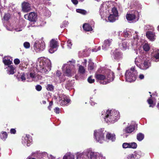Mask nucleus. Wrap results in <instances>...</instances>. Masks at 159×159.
Returning a JSON list of instances; mask_svg holds the SVG:
<instances>
[{
    "instance_id": "f257e3e1",
    "label": "nucleus",
    "mask_w": 159,
    "mask_h": 159,
    "mask_svg": "<svg viewBox=\"0 0 159 159\" xmlns=\"http://www.w3.org/2000/svg\"><path fill=\"white\" fill-rule=\"evenodd\" d=\"M101 116L104 118L107 123H114L119 119V112L115 110H108L106 112L104 111H102Z\"/></svg>"
},
{
    "instance_id": "f03ea898",
    "label": "nucleus",
    "mask_w": 159,
    "mask_h": 159,
    "mask_svg": "<svg viewBox=\"0 0 159 159\" xmlns=\"http://www.w3.org/2000/svg\"><path fill=\"white\" fill-rule=\"evenodd\" d=\"M95 76L98 81L101 84H106L113 80L114 73L109 69L106 70L104 74H96Z\"/></svg>"
},
{
    "instance_id": "7ed1b4c3",
    "label": "nucleus",
    "mask_w": 159,
    "mask_h": 159,
    "mask_svg": "<svg viewBox=\"0 0 159 159\" xmlns=\"http://www.w3.org/2000/svg\"><path fill=\"white\" fill-rule=\"evenodd\" d=\"M104 159L101 154L92 151L90 149L84 150L82 153L78 152L76 153V159Z\"/></svg>"
},
{
    "instance_id": "20e7f679",
    "label": "nucleus",
    "mask_w": 159,
    "mask_h": 159,
    "mask_svg": "<svg viewBox=\"0 0 159 159\" xmlns=\"http://www.w3.org/2000/svg\"><path fill=\"white\" fill-rule=\"evenodd\" d=\"M39 66H38V70L43 74L48 73L51 70V62L48 59L45 60L41 59L39 62Z\"/></svg>"
},
{
    "instance_id": "39448f33",
    "label": "nucleus",
    "mask_w": 159,
    "mask_h": 159,
    "mask_svg": "<svg viewBox=\"0 0 159 159\" xmlns=\"http://www.w3.org/2000/svg\"><path fill=\"white\" fill-rule=\"evenodd\" d=\"M131 32H133V30H129V29H127L124 30L123 32L124 37L128 38H131V44L132 46H139L140 44L138 43V40H139L138 35V32L137 31H135L133 37V39H132L131 38L132 37Z\"/></svg>"
},
{
    "instance_id": "423d86ee",
    "label": "nucleus",
    "mask_w": 159,
    "mask_h": 159,
    "mask_svg": "<svg viewBox=\"0 0 159 159\" xmlns=\"http://www.w3.org/2000/svg\"><path fill=\"white\" fill-rule=\"evenodd\" d=\"M137 74L138 72L134 67H132L130 69L127 70L125 72V76L126 80L129 82L134 81L136 79Z\"/></svg>"
},
{
    "instance_id": "0eeeda50",
    "label": "nucleus",
    "mask_w": 159,
    "mask_h": 159,
    "mask_svg": "<svg viewBox=\"0 0 159 159\" xmlns=\"http://www.w3.org/2000/svg\"><path fill=\"white\" fill-rule=\"evenodd\" d=\"M75 61H70L67 63L64 64L62 67L63 71L68 76H71L74 72L72 69L74 67Z\"/></svg>"
},
{
    "instance_id": "6e6552de",
    "label": "nucleus",
    "mask_w": 159,
    "mask_h": 159,
    "mask_svg": "<svg viewBox=\"0 0 159 159\" xmlns=\"http://www.w3.org/2000/svg\"><path fill=\"white\" fill-rule=\"evenodd\" d=\"M110 2H106L103 3L100 6L99 10L100 15L102 18H104L108 15L110 10Z\"/></svg>"
},
{
    "instance_id": "1a4fd4ad",
    "label": "nucleus",
    "mask_w": 159,
    "mask_h": 159,
    "mask_svg": "<svg viewBox=\"0 0 159 159\" xmlns=\"http://www.w3.org/2000/svg\"><path fill=\"white\" fill-rule=\"evenodd\" d=\"M106 133V131L103 129L95 130L94 132V138L97 142L102 143L104 141Z\"/></svg>"
},
{
    "instance_id": "9d476101",
    "label": "nucleus",
    "mask_w": 159,
    "mask_h": 159,
    "mask_svg": "<svg viewBox=\"0 0 159 159\" xmlns=\"http://www.w3.org/2000/svg\"><path fill=\"white\" fill-rule=\"evenodd\" d=\"M126 17L129 22L135 23L139 19V13L137 11H133L127 14Z\"/></svg>"
},
{
    "instance_id": "9b49d317",
    "label": "nucleus",
    "mask_w": 159,
    "mask_h": 159,
    "mask_svg": "<svg viewBox=\"0 0 159 159\" xmlns=\"http://www.w3.org/2000/svg\"><path fill=\"white\" fill-rule=\"evenodd\" d=\"M24 17L25 19L28 20L30 21V26H28V27L30 26L34 27L35 25H33V23L34 24L36 22L37 19V15L36 13L34 12H31L29 14H25L24 15Z\"/></svg>"
},
{
    "instance_id": "f8f14e48",
    "label": "nucleus",
    "mask_w": 159,
    "mask_h": 159,
    "mask_svg": "<svg viewBox=\"0 0 159 159\" xmlns=\"http://www.w3.org/2000/svg\"><path fill=\"white\" fill-rule=\"evenodd\" d=\"M112 13L108 16V20L110 22H114L118 19V12L117 7H113L111 9Z\"/></svg>"
},
{
    "instance_id": "ddd939ff",
    "label": "nucleus",
    "mask_w": 159,
    "mask_h": 159,
    "mask_svg": "<svg viewBox=\"0 0 159 159\" xmlns=\"http://www.w3.org/2000/svg\"><path fill=\"white\" fill-rule=\"evenodd\" d=\"M45 47L44 42L41 40L36 41L34 45V48L37 52L43 51L45 49Z\"/></svg>"
},
{
    "instance_id": "4468645a",
    "label": "nucleus",
    "mask_w": 159,
    "mask_h": 159,
    "mask_svg": "<svg viewBox=\"0 0 159 159\" xmlns=\"http://www.w3.org/2000/svg\"><path fill=\"white\" fill-rule=\"evenodd\" d=\"M57 41L54 39H52L50 42L49 49V52L51 53H53L57 50Z\"/></svg>"
},
{
    "instance_id": "2eb2a0df",
    "label": "nucleus",
    "mask_w": 159,
    "mask_h": 159,
    "mask_svg": "<svg viewBox=\"0 0 159 159\" xmlns=\"http://www.w3.org/2000/svg\"><path fill=\"white\" fill-rule=\"evenodd\" d=\"M151 66V63L148 59L144 58L142 63L139 66V68L142 70H146Z\"/></svg>"
},
{
    "instance_id": "dca6fc26",
    "label": "nucleus",
    "mask_w": 159,
    "mask_h": 159,
    "mask_svg": "<svg viewBox=\"0 0 159 159\" xmlns=\"http://www.w3.org/2000/svg\"><path fill=\"white\" fill-rule=\"evenodd\" d=\"M137 125L135 124H133L126 127L123 130L124 132L126 133L130 134L133 132L135 129Z\"/></svg>"
},
{
    "instance_id": "f3484780",
    "label": "nucleus",
    "mask_w": 159,
    "mask_h": 159,
    "mask_svg": "<svg viewBox=\"0 0 159 159\" xmlns=\"http://www.w3.org/2000/svg\"><path fill=\"white\" fill-rule=\"evenodd\" d=\"M112 39H108L105 40L102 46V49L104 50H107L111 44Z\"/></svg>"
},
{
    "instance_id": "a211bd4d",
    "label": "nucleus",
    "mask_w": 159,
    "mask_h": 159,
    "mask_svg": "<svg viewBox=\"0 0 159 159\" xmlns=\"http://www.w3.org/2000/svg\"><path fill=\"white\" fill-rule=\"evenodd\" d=\"M32 141V139L29 135H26L25 137H23L22 142L24 145L26 144L27 146H29Z\"/></svg>"
},
{
    "instance_id": "6ab92c4d",
    "label": "nucleus",
    "mask_w": 159,
    "mask_h": 159,
    "mask_svg": "<svg viewBox=\"0 0 159 159\" xmlns=\"http://www.w3.org/2000/svg\"><path fill=\"white\" fill-rule=\"evenodd\" d=\"M60 98L59 102L61 105H66L70 102V100L65 95H62Z\"/></svg>"
},
{
    "instance_id": "aec40b11",
    "label": "nucleus",
    "mask_w": 159,
    "mask_h": 159,
    "mask_svg": "<svg viewBox=\"0 0 159 159\" xmlns=\"http://www.w3.org/2000/svg\"><path fill=\"white\" fill-rule=\"evenodd\" d=\"M22 6V10L24 12H28L31 9V5L28 2H24L23 3Z\"/></svg>"
},
{
    "instance_id": "412c9836",
    "label": "nucleus",
    "mask_w": 159,
    "mask_h": 159,
    "mask_svg": "<svg viewBox=\"0 0 159 159\" xmlns=\"http://www.w3.org/2000/svg\"><path fill=\"white\" fill-rule=\"evenodd\" d=\"M12 58L8 56L4 57L3 59V62L5 65L9 66L12 64Z\"/></svg>"
},
{
    "instance_id": "4be33fe9",
    "label": "nucleus",
    "mask_w": 159,
    "mask_h": 159,
    "mask_svg": "<svg viewBox=\"0 0 159 159\" xmlns=\"http://www.w3.org/2000/svg\"><path fill=\"white\" fill-rule=\"evenodd\" d=\"M147 37L152 41H154L156 39V36L154 32L151 31H148L146 33Z\"/></svg>"
},
{
    "instance_id": "5701e85b",
    "label": "nucleus",
    "mask_w": 159,
    "mask_h": 159,
    "mask_svg": "<svg viewBox=\"0 0 159 159\" xmlns=\"http://www.w3.org/2000/svg\"><path fill=\"white\" fill-rule=\"evenodd\" d=\"M144 58H145L143 56H139L136 58L135 60V62L136 65L138 67L141 64V63L143 62V60Z\"/></svg>"
},
{
    "instance_id": "b1692460",
    "label": "nucleus",
    "mask_w": 159,
    "mask_h": 159,
    "mask_svg": "<svg viewBox=\"0 0 159 159\" xmlns=\"http://www.w3.org/2000/svg\"><path fill=\"white\" fill-rule=\"evenodd\" d=\"M7 70V73L9 75H13L15 73V67L13 65H9Z\"/></svg>"
},
{
    "instance_id": "393cba45",
    "label": "nucleus",
    "mask_w": 159,
    "mask_h": 159,
    "mask_svg": "<svg viewBox=\"0 0 159 159\" xmlns=\"http://www.w3.org/2000/svg\"><path fill=\"white\" fill-rule=\"evenodd\" d=\"M113 54L114 57L115 59L119 60L122 58V54L117 50L114 52Z\"/></svg>"
},
{
    "instance_id": "a878e982",
    "label": "nucleus",
    "mask_w": 159,
    "mask_h": 159,
    "mask_svg": "<svg viewBox=\"0 0 159 159\" xmlns=\"http://www.w3.org/2000/svg\"><path fill=\"white\" fill-rule=\"evenodd\" d=\"M62 159H75L74 155L71 153L68 152L64 156Z\"/></svg>"
},
{
    "instance_id": "bb28decb",
    "label": "nucleus",
    "mask_w": 159,
    "mask_h": 159,
    "mask_svg": "<svg viewBox=\"0 0 159 159\" xmlns=\"http://www.w3.org/2000/svg\"><path fill=\"white\" fill-rule=\"evenodd\" d=\"M74 82L72 81H68L65 85V88L69 90H70L73 89Z\"/></svg>"
},
{
    "instance_id": "cd10ccee",
    "label": "nucleus",
    "mask_w": 159,
    "mask_h": 159,
    "mask_svg": "<svg viewBox=\"0 0 159 159\" xmlns=\"http://www.w3.org/2000/svg\"><path fill=\"white\" fill-rule=\"evenodd\" d=\"M121 48L124 50L129 49V42L126 41H124L123 42L121 46Z\"/></svg>"
},
{
    "instance_id": "c85d7f7f",
    "label": "nucleus",
    "mask_w": 159,
    "mask_h": 159,
    "mask_svg": "<svg viewBox=\"0 0 159 159\" xmlns=\"http://www.w3.org/2000/svg\"><path fill=\"white\" fill-rule=\"evenodd\" d=\"M106 138L108 139L111 140L112 141H114L116 139L115 135L110 133H108L107 134Z\"/></svg>"
},
{
    "instance_id": "c756f323",
    "label": "nucleus",
    "mask_w": 159,
    "mask_h": 159,
    "mask_svg": "<svg viewBox=\"0 0 159 159\" xmlns=\"http://www.w3.org/2000/svg\"><path fill=\"white\" fill-rule=\"evenodd\" d=\"M83 27L84 29L86 31H92L93 30L92 27L88 24H84Z\"/></svg>"
},
{
    "instance_id": "7c9ffc66",
    "label": "nucleus",
    "mask_w": 159,
    "mask_h": 159,
    "mask_svg": "<svg viewBox=\"0 0 159 159\" xmlns=\"http://www.w3.org/2000/svg\"><path fill=\"white\" fill-rule=\"evenodd\" d=\"M16 77L19 81L21 80L22 81L24 82L26 80V78L25 77V74L24 73L21 74L19 76H17Z\"/></svg>"
},
{
    "instance_id": "2f4dec72",
    "label": "nucleus",
    "mask_w": 159,
    "mask_h": 159,
    "mask_svg": "<svg viewBox=\"0 0 159 159\" xmlns=\"http://www.w3.org/2000/svg\"><path fill=\"white\" fill-rule=\"evenodd\" d=\"M144 135L141 133H139L137 134V140L140 141L144 139Z\"/></svg>"
},
{
    "instance_id": "473e14b6",
    "label": "nucleus",
    "mask_w": 159,
    "mask_h": 159,
    "mask_svg": "<svg viewBox=\"0 0 159 159\" xmlns=\"http://www.w3.org/2000/svg\"><path fill=\"white\" fill-rule=\"evenodd\" d=\"M1 138L5 140L7 137V134L6 132H2L0 134Z\"/></svg>"
},
{
    "instance_id": "72a5a7b5",
    "label": "nucleus",
    "mask_w": 159,
    "mask_h": 159,
    "mask_svg": "<svg viewBox=\"0 0 159 159\" xmlns=\"http://www.w3.org/2000/svg\"><path fill=\"white\" fill-rule=\"evenodd\" d=\"M94 68V63L91 61H89L88 65V69L89 70H92Z\"/></svg>"
},
{
    "instance_id": "f704fd0d",
    "label": "nucleus",
    "mask_w": 159,
    "mask_h": 159,
    "mask_svg": "<svg viewBox=\"0 0 159 159\" xmlns=\"http://www.w3.org/2000/svg\"><path fill=\"white\" fill-rule=\"evenodd\" d=\"M148 103L150 104V107H153L155 105V104L153 102V101L150 98L148 99L147 100Z\"/></svg>"
},
{
    "instance_id": "c9c22d12",
    "label": "nucleus",
    "mask_w": 159,
    "mask_h": 159,
    "mask_svg": "<svg viewBox=\"0 0 159 159\" xmlns=\"http://www.w3.org/2000/svg\"><path fill=\"white\" fill-rule=\"evenodd\" d=\"M76 11L78 13L84 15L86 14L87 13V11L84 9H76Z\"/></svg>"
},
{
    "instance_id": "e433bc0d",
    "label": "nucleus",
    "mask_w": 159,
    "mask_h": 159,
    "mask_svg": "<svg viewBox=\"0 0 159 159\" xmlns=\"http://www.w3.org/2000/svg\"><path fill=\"white\" fill-rule=\"evenodd\" d=\"M143 48L145 51H148L150 49L149 44L147 43H145L143 46Z\"/></svg>"
},
{
    "instance_id": "4c0bfd02",
    "label": "nucleus",
    "mask_w": 159,
    "mask_h": 159,
    "mask_svg": "<svg viewBox=\"0 0 159 159\" xmlns=\"http://www.w3.org/2000/svg\"><path fill=\"white\" fill-rule=\"evenodd\" d=\"M137 156V154H130L127 157V159H136V157Z\"/></svg>"
},
{
    "instance_id": "58836bf2",
    "label": "nucleus",
    "mask_w": 159,
    "mask_h": 159,
    "mask_svg": "<svg viewBox=\"0 0 159 159\" xmlns=\"http://www.w3.org/2000/svg\"><path fill=\"white\" fill-rule=\"evenodd\" d=\"M48 91H52L54 89V86L51 84H48L46 87Z\"/></svg>"
},
{
    "instance_id": "ea45409f",
    "label": "nucleus",
    "mask_w": 159,
    "mask_h": 159,
    "mask_svg": "<svg viewBox=\"0 0 159 159\" xmlns=\"http://www.w3.org/2000/svg\"><path fill=\"white\" fill-rule=\"evenodd\" d=\"M129 148H136L137 147V144L134 143H129Z\"/></svg>"
},
{
    "instance_id": "a19ab883",
    "label": "nucleus",
    "mask_w": 159,
    "mask_h": 159,
    "mask_svg": "<svg viewBox=\"0 0 159 159\" xmlns=\"http://www.w3.org/2000/svg\"><path fill=\"white\" fill-rule=\"evenodd\" d=\"M79 71L82 74L84 73L85 71V69L82 66H80L79 67Z\"/></svg>"
},
{
    "instance_id": "79ce46f5",
    "label": "nucleus",
    "mask_w": 159,
    "mask_h": 159,
    "mask_svg": "<svg viewBox=\"0 0 159 159\" xmlns=\"http://www.w3.org/2000/svg\"><path fill=\"white\" fill-rule=\"evenodd\" d=\"M153 27L152 26H150L149 25H146L144 27V29L146 30H153Z\"/></svg>"
},
{
    "instance_id": "37998d69",
    "label": "nucleus",
    "mask_w": 159,
    "mask_h": 159,
    "mask_svg": "<svg viewBox=\"0 0 159 159\" xmlns=\"http://www.w3.org/2000/svg\"><path fill=\"white\" fill-rule=\"evenodd\" d=\"M10 17V14H5L3 17V20H5L7 21L9 19Z\"/></svg>"
},
{
    "instance_id": "c03bdc74",
    "label": "nucleus",
    "mask_w": 159,
    "mask_h": 159,
    "mask_svg": "<svg viewBox=\"0 0 159 159\" xmlns=\"http://www.w3.org/2000/svg\"><path fill=\"white\" fill-rule=\"evenodd\" d=\"M24 47L26 48H29L30 46V43L28 42H26L24 43L23 44Z\"/></svg>"
},
{
    "instance_id": "a18cd8bd",
    "label": "nucleus",
    "mask_w": 159,
    "mask_h": 159,
    "mask_svg": "<svg viewBox=\"0 0 159 159\" xmlns=\"http://www.w3.org/2000/svg\"><path fill=\"white\" fill-rule=\"evenodd\" d=\"M72 45L71 42L70 40L68 39L67 41V46L68 48L69 49L71 48V47Z\"/></svg>"
},
{
    "instance_id": "49530a36",
    "label": "nucleus",
    "mask_w": 159,
    "mask_h": 159,
    "mask_svg": "<svg viewBox=\"0 0 159 159\" xmlns=\"http://www.w3.org/2000/svg\"><path fill=\"white\" fill-rule=\"evenodd\" d=\"M135 153L136 154H137V156L136 157V159H138V158H139L140 157V154H141V152L139 151L134 152L133 154H135Z\"/></svg>"
},
{
    "instance_id": "de8ad7c7",
    "label": "nucleus",
    "mask_w": 159,
    "mask_h": 159,
    "mask_svg": "<svg viewBox=\"0 0 159 159\" xmlns=\"http://www.w3.org/2000/svg\"><path fill=\"white\" fill-rule=\"evenodd\" d=\"M122 146L124 148H129V143H124L122 145Z\"/></svg>"
},
{
    "instance_id": "09e8293b",
    "label": "nucleus",
    "mask_w": 159,
    "mask_h": 159,
    "mask_svg": "<svg viewBox=\"0 0 159 159\" xmlns=\"http://www.w3.org/2000/svg\"><path fill=\"white\" fill-rule=\"evenodd\" d=\"M88 80L89 82L90 83H92L94 82V79H92L91 76L89 77L88 78Z\"/></svg>"
},
{
    "instance_id": "8fccbe9b",
    "label": "nucleus",
    "mask_w": 159,
    "mask_h": 159,
    "mask_svg": "<svg viewBox=\"0 0 159 159\" xmlns=\"http://www.w3.org/2000/svg\"><path fill=\"white\" fill-rule=\"evenodd\" d=\"M35 89L38 91H40L41 90L42 87L40 85H37L36 86Z\"/></svg>"
},
{
    "instance_id": "3c124183",
    "label": "nucleus",
    "mask_w": 159,
    "mask_h": 159,
    "mask_svg": "<svg viewBox=\"0 0 159 159\" xmlns=\"http://www.w3.org/2000/svg\"><path fill=\"white\" fill-rule=\"evenodd\" d=\"M14 63L16 65H18L19 64L20 62V60L17 58L15 59L14 60Z\"/></svg>"
},
{
    "instance_id": "603ef678",
    "label": "nucleus",
    "mask_w": 159,
    "mask_h": 159,
    "mask_svg": "<svg viewBox=\"0 0 159 159\" xmlns=\"http://www.w3.org/2000/svg\"><path fill=\"white\" fill-rule=\"evenodd\" d=\"M54 111L57 114H59L60 112V108L58 107H56L54 109Z\"/></svg>"
},
{
    "instance_id": "864d4df0",
    "label": "nucleus",
    "mask_w": 159,
    "mask_h": 159,
    "mask_svg": "<svg viewBox=\"0 0 159 159\" xmlns=\"http://www.w3.org/2000/svg\"><path fill=\"white\" fill-rule=\"evenodd\" d=\"M53 105V102L52 101H51L49 103V105L48 107V108L49 110H51V107Z\"/></svg>"
},
{
    "instance_id": "5fc2aeb1",
    "label": "nucleus",
    "mask_w": 159,
    "mask_h": 159,
    "mask_svg": "<svg viewBox=\"0 0 159 159\" xmlns=\"http://www.w3.org/2000/svg\"><path fill=\"white\" fill-rule=\"evenodd\" d=\"M14 30L17 32L20 31L22 30V27H20V28H16L14 29Z\"/></svg>"
},
{
    "instance_id": "6e6d98bb",
    "label": "nucleus",
    "mask_w": 159,
    "mask_h": 159,
    "mask_svg": "<svg viewBox=\"0 0 159 159\" xmlns=\"http://www.w3.org/2000/svg\"><path fill=\"white\" fill-rule=\"evenodd\" d=\"M35 74L34 73H30V76L31 79H33L34 78Z\"/></svg>"
},
{
    "instance_id": "4d7b16f0",
    "label": "nucleus",
    "mask_w": 159,
    "mask_h": 159,
    "mask_svg": "<svg viewBox=\"0 0 159 159\" xmlns=\"http://www.w3.org/2000/svg\"><path fill=\"white\" fill-rule=\"evenodd\" d=\"M10 133L11 134H15L16 133V130L14 129H11L10 130Z\"/></svg>"
},
{
    "instance_id": "13d9d810",
    "label": "nucleus",
    "mask_w": 159,
    "mask_h": 159,
    "mask_svg": "<svg viewBox=\"0 0 159 159\" xmlns=\"http://www.w3.org/2000/svg\"><path fill=\"white\" fill-rule=\"evenodd\" d=\"M71 1L75 5H77L78 3V1L77 0H71Z\"/></svg>"
},
{
    "instance_id": "bf43d9fd",
    "label": "nucleus",
    "mask_w": 159,
    "mask_h": 159,
    "mask_svg": "<svg viewBox=\"0 0 159 159\" xmlns=\"http://www.w3.org/2000/svg\"><path fill=\"white\" fill-rule=\"evenodd\" d=\"M56 75L57 76L60 77L61 75V73L60 71L57 70L56 72Z\"/></svg>"
},
{
    "instance_id": "052dcab7",
    "label": "nucleus",
    "mask_w": 159,
    "mask_h": 159,
    "mask_svg": "<svg viewBox=\"0 0 159 159\" xmlns=\"http://www.w3.org/2000/svg\"><path fill=\"white\" fill-rule=\"evenodd\" d=\"M155 57L157 59H158L159 58V53H157L156 54L154 55Z\"/></svg>"
},
{
    "instance_id": "680f3d73",
    "label": "nucleus",
    "mask_w": 159,
    "mask_h": 159,
    "mask_svg": "<svg viewBox=\"0 0 159 159\" xmlns=\"http://www.w3.org/2000/svg\"><path fill=\"white\" fill-rule=\"evenodd\" d=\"M139 78L141 80L143 79L144 78V75L142 74H141L139 75Z\"/></svg>"
},
{
    "instance_id": "e2e57ef3",
    "label": "nucleus",
    "mask_w": 159,
    "mask_h": 159,
    "mask_svg": "<svg viewBox=\"0 0 159 159\" xmlns=\"http://www.w3.org/2000/svg\"><path fill=\"white\" fill-rule=\"evenodd\" d=\"M100 49L101 47L100 46H99L97 48V50H94V49H92V51L94 52H96L100 50Z\"/></svg>"
},
{
    "instance_id": "0e129e2a",
    "label": "nucleus",
    "mask_w": 159,
    "mask_h": 159,
    "mask_svg": "<svg viewBox=\"0 0 159 159\" xmlns=\"http://www.w3.org/2000/svg\"><path fill=\"white\" fill-rule=\"evenodd\" d=\"M46 11L48 13V15L45 14V15L47 16H48V17L50 16L51 15V14L50 11H49V10H47V11Z\"/></svg>"
},
{
    "instance_id": "69168bd1",
    "label": "nucleus",
    "mask_w": 159,
    "mask_h": 159,
    "mask_svg": "<svg viewBox=\"0 0 159 159\" xmlns=\"http://www.w3.org/2000/svg\"><path fill=\"white\" fill-rule=\"evenodd\" d=\"M117 34H118L119 36V38L120 39H122L120 38V35L122 34L121 31H119L118 32Z\"/></svg>"
},
{
    "instance_id": "338daca9",
    "label": "nucleus",
    "mask_w": 159,
    "mask_h": 159,
    "mask_svg": "<svg viewBox=\"0 0 159 159\" xmlns=\"http://www.w3.org/2000/svg\"><path fill=\"white\" fill-rule=\"evenodd\" d=\"M83 65L84 66H86L87 64V60L86 59H84V61L82 63Z\"/></svg>"
},
{
    "instance_id": "774afa93",
    "label": "nucleus",
    "mask_w": 159,
    "mask_h": 159,
    "mask_svg": "<svg viewBox=\"0 0 159 159\" xmlns=\"http://www.w3.org/2000/svg\"><path fill=\"white\" fill-rule=\"evenodd\" d=\"M68 23V21H64L63 22V24H64V25H65V26H66V25H67Z\"/></svg>"
}]
</instances>
